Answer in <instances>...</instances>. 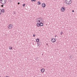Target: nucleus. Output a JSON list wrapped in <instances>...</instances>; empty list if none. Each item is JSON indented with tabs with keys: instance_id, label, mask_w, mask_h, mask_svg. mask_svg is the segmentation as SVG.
<instances>
[{
	"instance_id": "obj_1",
	"label": "nucleus",
	"mask_w": 77,
	"mask_h": 77,
	"mask_svg": "<svg viewBox=\"0 0 77 77\" xmlns=\"http://www.w3.org/2000/svg\"><path fill=\"white\" fill-rule=\"evenodd\" d=\"M65 2L67 5H70L71 3V0H66Z\"/></svg>"
},
{
	"instance_id": "obj_2",
	"label": "nucleus",
	"mask_w": 77,
	"mask_h": 77,
	"mask_svg": "<svg viewBox=\"0 0 77 77\" xmlns=\"http://www.w3.org/2000/svg\"><path fill=\"white\" fill-rule=\"evenodd\" d=\"M6 3V0H1L0 1V3L2 5H5Z\"/></svg>"
},
{
	"instance_id": "obj_3",
	"label": "nucleus",
	"mask_w": 77,
	"mask_h": 77,
	"mask_svg": "<svg viewBox=\"0 0 77 77\" xmlns=\"http://www.w3.org/2000/svg\"><path fill=\"white\" fill-rule=\"evenodd\" d=\"M65 10V7H63L61 8V12H64Z\"/></svg>"
},
{
	"instance_id": "obj_4",
	"label": "nucleus",
	"mask_w": 77,
	"mask_h": 77,
	"mask_svg": "<svg viewBox=\"0 0 77 77\" xmlns=\"http://www.w3.org/2000/svg\"><path fill=\"white\" fill-rule=\"evenodd\" d=\"M8 29H12V25L10 24L8 26Z\"/></svg>"
},
{
	"instance_id": "obj_5",
	"label": "nucleus",
	"mask_w": 77,
	"mask_h": 77,
	"mask_svg": "<svg viewBox=\"0 0 77 77\" xmlns=\"http://www.w3.org/2000/svg\"><path fill=\"white\" fill-rule=\"evenodd\" d=\"M46 5L45 4L43 3L42 4V6L43 8H45V7Z\"/></svg>"
},
{
	"instance_id": "obj_6",
	"label": "nucleus",
	"mask_w": 77,
	"mask_h": 77,
	"mask_svg": "<svg viewBox=\"0 0 77 77\" xmlns=\"http://www.w3.org/2000/svg\"><path fill=\"white\" fill-rule=\"evenodd\" d=\"M45 71V70L44 68H42L41 69V72H44Z\"/></svg>"
},
{
	"instance_id": "obj_7",
	"label": "nucleus",
	"mask_w": 77,
	"mask_h": 77,
	"mask_svg": "<svg viewBox=\"0 0 77 77\" xmlns=\"http://www.w3.org/2000/svg\"><path fill=\"white\" fill-rule=\"evenodd\" d=\"M37 27H40V26H41V24H40V23H37Z\"/></svg>"
},
{
	"instance_id": "obj_8",
	"label": "nucleus",
	"mask_w": 77,
	"mask_h": 77,
	"mask_svg": "<svg viewBox=\"0 0 77 77\" xmlns=\"http://www.w3.org/2000/svg\"><path fill=\"white\" fill-rule=\"evenodd\" d=\"M1 12H2L3 13H4L5 12V10L4 9H1Z\"/></svg>"
},
{
	"instance_id": "obj_9",
	"label": "nucleus",
	"mask_w": 77,
	"mask_h": 77,
	"mask_svg": "<svg viewBox=\"0 0 77 77\" xmlns=\"http://www.w3.org/2000/svg\"><path fill=\"white\" fill-rule=\"evenodd\" d=\"M40 18H38L37 19V20L38 21V22L37 23H40L41 22V21H40Z\"/></svg>"
},
{
	"instance_id": "obj_10",
	"label": "nucleus",
	"mask_w": 77,
	"mask_h": 77,
	"mask_svg": "<svg viewBox=\"0 0 77 77\" xmlns=\"http://www.w3.org/2000/svg\"><path fill=\"white\" fill-rule=\"evenodd\" d=\"M56 39L54 38V41H52V42H53V43H54V42H56Z\"/></svg>"
},
{
	"instance_id": "obj_11",
	"label": "nucleus",
	"mask_w": 77,
	"mask_h": 77,
	"mask_svg": "<svg viewBox=\"0 0 77 77\" xmlns=\"http://www.w3.org/2000/svg\"><path fill=\"white\" fill-rule=\"evenodd\" d=\"M73 57H72V55H71L70 56V59H72Z\"/></svg>"
},
{
	"instance_id": "obj_12",
	"label": "nucleus",
	"mask_w": 77,
	"mask_h": 77,
	"mask_svg": "<svg viewBox=\"0 0 77 77\" xmlns=\"http://www.w3.org/2000/svg\"><path fill=\"white\" fill-rule=\"evenodd\" d=\"M40 26H44V25L43 24V23L42 22H41L40 23Z\"/></svg>"
},
{
	"instance_id": "obj_13",
	"label": "nucleus",
	"mask_w": 77,
	"mask_h": 77,
	"mask_svg": "<svg viewBox=\"0 0 77 77\" xmlns=\"http://www.w3.org/2000/svg\"><path fill=\"white\" fill-rule=\"evenodd\" d=\"M36 41L37 42H39V39L37 38L36 39Z\"/></svg>"
},
{
	"instance_id": "obj_14",
	"label": "nucleus",
	"mask_w": 77,
	"mask_h": 77,
	"mask_svg": "<svg viewBox=\"0 0 77 77\" xmlns=\"http://www.w3.org/2000/svg\"><path fill=\"white\" fill-rule=\"evenodd\" d=\"M37 4L39 5H41V2H38L37 3Z\"/></svg>"
},
{
	"instance_id": "obj_15",
	"label": "nucleus",
	"mask_w": 77,
	"mask_h": 77,
	"mask_svg": "<svg viewBox=\"0 0 77 77\" xmlns=\"http://www.w3.org/2000/svg\"><path fill=\"white\" fill-rule=\"evenodd\" d=\"M42 17H40V21H42Z\"/></svg>"
},
{
	"instance_id": "obj_16",
	"label": "nucleus",
	"mask_w": 77,
	"mask_h": 77,
	"mask_svg": "<svg viewBox=\"0 0 77 77\" xmlns=\"http://www.w3.org/2000/svg\"><path fill=\"white\" fill-rule=\"evenodd\" d=\"M9 50H12V47H9Z\"/></svg>"
},
{
	"instance_id": "obj_17",
	"label": "nucleus",
	"mask_w": 77,
	"mask_h": 77,
	"mask_svg": "<svg viewBox=\"0 0 77 77\" xmlns=\"http://www.w3.org/2000/svg\"><path fill=\"white\" fill-rule=\"evenodd\" d=\"M54 38H52L51 40V41L52 42H53V40Z\"/></svg>"
},
{
	"instance_id": "obj_18",
	"label": "nucleus",
	"mask_w": 77,
	"mask_h": 77,
	"mask_svg": "<svg viewBox=\"0 0 77 77\" xmlns=\"http://www.w3.org/2000/svg\"><path fill=\"white\" fill-rule=\"evenodd\" d=\"M35 59L36 60H38V57H36L35 58Z\"/></svg>"
},
{
	"instance_id": "obj_19",
	"label": "nucleus",
	"mask_w": 77,
	"mask_h": 77,
	"mask_svg": "<svg viewBox=\"0 0 77 77\" xmlns=\"http://www.w3.org/2000/svg\"><path fill=\"white\" fill-rule=\"evenodd\" d=\"M32 2H36V0H31Z\"/></svg>"
},
{
	"instance_id": "obj_20",
	"label": "nucleus",
	"mask_w": 77,
	"mask_h": 77,
	"mask_svg": "<svg viewBox=\"0 0 77 77\" xmlns=\"http://www.w3.org/2000/svg\"><path fill=\"white\" fill-rule=\"evenodd\" d=\"M62 33H63V32H60V35H62Z\"/></svg>"
},
{
	"instance_id": "obj_21",
	"label": "nucleus",
	"mask_w": 77,
	"mask_h": 77,
	"mask_svg": "<svg viewBox=\"0 0 77 77\" xmlns=\"http://www.w3.org/2000/svg\"><path fill=\"white\" fill-rule=\"evenodd\" d=\"M37 44H38L37 46H39V44H40V43H37Z\"/></svg>"
},
{
	"instance_id": "obj_22",
	"label": "nucleus",
	"mask_w": 77,
	"mask_h": 77,
	"mask_svg": "<svg viewBox=\"0 0 77 77\" xmlns=\"http://www.w3.org/2000/svg\"><path fill=\"white\" fill-rule=\"evenodd\" d=\"M26 5V4H23V6H25V5Z\"/></svg>"
},
{
	"instance_id": "obj_23",
	"label": "nucleus",
	"mask_w": 77,
	"mask_h": 77,
	"mask_svg": "<svg viewBox=\"0 0 77 77\" xmlns=\"http://www.w3.org/2000/svg\"><path fill=\"white\" fill-rule=\"evenodd\" d=\"M13 13L14 14H16V13H15V12L13 11Z\"/></svg>"
},
{
	"instance_id": "obj_24",
	"label": "nucleus",
	"mask_w": 77,
	"mask_h": 77,
	"mask_svg": "<svg viewBox=\"0 0 77 77\" xmlns=\"http://www.w3.org/2000/svg\"><path fill=\"white\" fill-rule=\"evenodd\" d=\"M2 13H1V9L0 8V15H1Z\"/></svg>"
},
{
	"instance_id": "obj_25",
	"label": "nucleus",
	"mask_w": 77,
	"mask_h": 77,
	"mask_svg": "<svg viewBox=\"0 0 77 77\" xmlns=\"http://www.w3.org/2000/svg\"><path fill=\"white\" fill-rule=\"evenodd\" d=\"M3 5H4V4H3L2 5H1V7H3Z\"/></svg>"
},
{
	"instance_id": "obj_26",
	"label": "nucleus",
	"mask_w": 77,
	"mask_h": 77,
	"mask_svg": "<svg viewBox=\"0 0 77 77\" xmlns=\"http://www.w3.org/2000/svg\"><path fill=\"white\" fill-rule=\"evenodd\" d=\"M33 36L34 37H35V34H34V35H33Z\"/></svg>"
},
{
	"instance_id": "obj_27",
	"label": "nucleus",
	"mask_w": 77,
	"mask_h": 77,
	"mask_svg": "<svg viewBox=\"0 0 77 77\" xmlns=\"http://www.w3.org/2000/svg\"><path fill=\"white\" fill-rule=\"evenodd\" d=\"M17 4H18V5H20V2H18Z\"/></svg>"
},
{
	"instance_id": "obj_28",
	"label": "nucleus",
	"mask_w": 77,
	"mask_h": 77,
	"mask_svg": "<svg viewBox=\"0 0 77 77\" xmlns=\"http://www.w3.org/2000/svg\"><path fill=\"white\" fill-rule=\"evenodd\" d=\"M74 12V10H73L72 11V12Z\"/></svg>"
},
{
	"instance_id": "obj_29",
	"label": "nucleus",
	"mask_w": 77,
	"mask_h": 77,
	"mask_svg": "<svg viewBox=\"0 0 77 77\" xmlns=\"http://www.w3.org/2000/svg\"><path fill=\"white\" fill-rule=\"evenodd\" d=\"M6 77H9V76H6Z\"/></svg>"
},
{
	"instance_id": "obj_30",
	"label": "nucleus",
	"mask_w": 77,
	"mask_h": 77,
	"mask_svg": "<svg viewBox=\"0 0 77 77\" xmlns=\"http://www.w3.org/2000/svg\"><path fill=\"white\" fill-rule=\"evenodd\" d=\"M55 37H56V36H57V35H55Z\"/></svg>"
},
{
	"instance_id": "obj_31",
	"label": "nucleus",
	"mask_w": 77,
	"mask_h": 77,
	"mask_svg": "<svg viewBox=\"0 0 77 77\" xmlns=\"http://www.w3.org/2000/svg\"><path fill=\"white\" fill-rule=\"evenodd\" d=\"M46 45H48V44L47 43Z\"/></svg>"
},
{
	"instance_id": "obj_32",
	"label": "nucleus",
	"mask_w": 77,
	"mask_h": 77,
	"mask_svg": "<svg viewBox=\"0 0 77 77\" xmlns=\"http://www.w3.org/2000/svg\"><path fill=\"white\" fill-rule=\"evenodd\" d=\"M2 0H0V1H1Z\"/></svg>"
},
{
	"instance_id": "obj_33",
	"label": "nucleus",
	"mask_w": 77,
	"mask_h": 77,
	"mask_svg": "<svg viewBox=\"0 0 77 77\" xmlns=\"http://www.w3.org/2000/svg\"><path fill=\"white\" fill-rule=\"evenodd\" d=\"M10 1H11V0H10Z\"/></svg>"
},
{
	"instance_id": "obj_34",
	"label": "nucleus",
	"mask_w": 77,
	"mask_h": 77,
	"mask_svg": "<svg viewBox=\"0 0 77 77\" xmlns=\"http://www.w3.org/2000/svg\"><path fill=\"white\" fill-rule=\"evenodd\" d=\"M0 77H1V76H0Z\"/></svg>"
}]
</instances>
